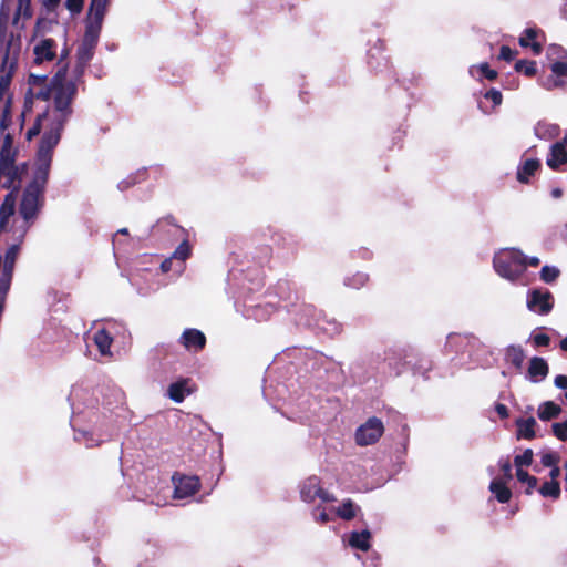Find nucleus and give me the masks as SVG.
Masks as SVG:
<instances>
[{"instance_id": "1", "label": "nucleus", "mask_w": 567, "mask_h": 567, "mask_svg": "<svg viewBox=\"0 0 567 567\" xmlns=\"http://www.w3.org/2000/svg\"><path fill=\"white\" fill-rule=\"evenodd\" d=\"M78 94L74 81H66V66L61 68L54 74L52 85L35 93V97L42 101L53 99L54 118L43 133L38 153V166L35 174L45 173L49 177L53 151L61 140L62 131L73 113L72 102Z\"/></svg>"}, {"instance_id": "2", "label": "nucleus", "mask_w": 567, "mask_h": 567, "mask_svg": "<svg viewBox=\"0 0 567 567\" xmlns=\"http://www.w3.org/2000/svg\"><path fill=\"white\" fill-rule=\"evenodd\" d=\"M48 178L45 173H34L33 179L25 187L19 207V213L25 221H32L43 206Z\"/></svg>"}, {"instance_id": "3", "label": "nucleus", "mask_w": 567, "mask_h": 567, "mask_svg": "<svg viewBox=\"0 0 567 567\" xmlns=\"http://www.w3.org/2000/svg\"><path fill=\"white\" fill-rule=\"evenodd\" d=\"M495 271L509 281H516L524 274V254L519 249H508L493 259Z\"/></svg>"}, {"instance_id": "4", "label": "nucleus", "mask_w": 567, "mask_h": 567, "mask_svg": "<svg viewBox=\"0 0 567 567\" xmlns=\"http://www.w3.org/2000/svg\"><path fill=\"white\" fill-rule=\"evenodd\" d=\"M384 51L385 42L378 39L373 47L368 51V66L375 75L385 74L389 79L396 80L393 66L390 59L384 54Z\"/></svg>"}, {"instance_id": "5", "label": "nucleus", "mask_w": 567, "mask_h": 567, "mask_svg": "<svg viewBox=\"0 0 567 567\" xmlns=\"http://www.w3.org/2000/svg\"><path fill=\"white\" fill-rule=\"evenodd\" d=\"M384 433L383 422L372 416L361 424L354 433V440L359 446H368L377 443Z\"/></svg>"}, {"instance_id": "6", "label": "nucleus", "mask_w": 567, "mask_h": 567, "mask_svg": "<svg viewBox=\"0 0 567 567\" xmlns=\"http://www.w3.org/2000/svg\"><path fill=\"white\" fill-rule=\"evenodd\" d=\"M20 173L18 167L14 165V159L9 155H4L1 152L0 155V184L2 188L12 189L18 192L20 188Z\"/></svg>"}, {"instance_id": "7", "label": "nucleus", "mask_w": 567, "mask_h": 567, "mask_svg": "<svg viewBox=\"0 0 567 567\" xmlns=\"http://www.w3.org/2000/svg\"><path fill=\"white\" fill-rule=\"evenodd\" d=\"M526 305L530 311L546 316L554 308V296L547 289H532L527 293Z\"/></svg>"}, {"instance_id": "8", "label": "nucleus", "mask_w": 567, "mask_h": 567, "mask_svg": "<svg viewBox=\"0 0 567 567\" xmlns=\"http://www.w3.org/2000/svg\"><path fill=\"white\" fill-rule=\"evenodd\" d=\"M174 482V497L183 499L196 494L200 488V481L198 476L187 475H173Z\"/></svg>"}, {"instance_id": "9", "label": "nucleus", "mask_w": 567, "mask_h": 567, "mask_svg": "<svg viewBox=\"0 0 567 567\" xmlns=\"http://www.w3.org/2000/svg\"><path fill=\"white\" fill-rule=\"evenodd\" d=\"M206 336L198 329H185L179 338L181 344L188 351L199 352L206 346Z\"/></svg>"}, {"instance_id": "10", "label": "nucleus", "mask_w": 567, "mask_h": 567, "mask_svg": "<svg viewBox=\"0 0 567 567\" xmlns=\"http://www.w3.org/2000/svg\"><path fill=\"white\" fill-rule=\"evenodd\" d=\"M34 63L41 64L44 61H52L56 56V43L51 38L42 39L33 48Z\"/></svg>"}, {"instance_id": "11", "label": "nucleus", "mask_w": 567, "mask_h": 567, "mask_svg": "<svg viewBox=\"0 0 567 567\" xmlns=\"http://www.w3.org/2000/svg\"><path fill=\"white\" fill-rule=\"evenodd\" d=\"M551 75L548 76L542 85L546 90H554L565 85L563 78L567 76V61H555L550 65Z\"/></svg>"}, {"instance_id": "12", "label": "nucleus", "mask_w": 567, "mask_h": 567, "mask_svg": "<svg viewBox=\"0 0 567 567\" xmlns=\"http://www.w3.org/2000/svg\"><path fill=\"white\" fill-rule=\"evenodd\" d=\"M567 163V146L561 142L554 143L547 155L546 164L553 171H557Z\"/></svg>"}, {"instance_id": "13", "label": "nucleus", "mask_w": 567, "mask_h": 567, "mask_svg": "<svg viewBox=\"0 0 567 567\" xmlns=\"http://www.w3.org/2000/svg\"><path fill=\"white\" fill-rule=\"evenodd\" d=\"M544 33L537 28H527L519 37L518 43L522 48H530L535 55H539L543 52V43L537 41V38Z\"/></svg>"}, {"instance_id": "14", "label": "nucleus", "mask_w": 567, "mask_h": 567, "mask_svg": "<svg viewBox=\"0 0 567 567\" xmlns=\"http://www.w3.org/2000/svg\"><path fill=\"white\" fill-rule=\"evenodd\" d=\"M549 373L547 361L540 357H533L529 360L527 375L532 382H539L544 380Z\"/></svg>"}, {"instance_id": "15", "label": "nucleus", "mask_w": 567, "mask_h": 567, "mask_svg": "<svg viewBox=\"0 0 567 567\" xmlns=\"http://www.w3.org/2000/svg\"><path fill=\"white\" fill-rule=\"evenodd\" d=\"M540 168V162L537 158H528L517 167V181L522 184H529L530 177Z\"/></svg>"}, {"instance_id": "16", "label": "nucleus", "mask_w": 567, "mask_h": 567, "mask_svg": "<svg viewBox=\"0 0 567 567\" xmlns=\"http://www.w3.org/2000/svg\"><path fill=\"white\" fill-rule=\"evenodd\" d=\"M516 437L517 440L525 439V440H533L536 437L535 433V426H536V420L530 416L528 419H517L516 422Z\"/></svg>"}, {"instance_id": "17", "label": "nucleus", "mask_w": 567, "mask_h": 567, "mask_svg": "<svg viewBox=\"0 0 567 567\" xmlns=\"http://www.w3.org/2000/svg\"><path fill=\"white\" fill-rule=\"evenodd\" d=\"M491 493L495 496L497 502L505 504L512 498V491L506 485V482L501 478H494L488 486Z\"/></svg>"}, {"instance_id": "18", "label": "nucleus", "mask_w": 567, "mask_h": 567, "mask_svg": "<svg viewBox=\"0 0 567 567\" xmlns=\"http://www.w3.org/2000/svg\"><path fill=\"white\" fill-rule=\"evenodd\" d=\"M320 480L317 476L309 477L301 486L300 497L306 503H312L318 497Z\"/></svg>"}, {"instance_id": "19", "label": "nucleus", "mask_w": 567, "mask_h": 567, "mask_svg": "<svg viewBox=\"0 0 567 567\" xmlns=\"http://www.w3.org/2000/svg\"><path fill=\"white\" fill-rule=\"evenodd\" d=\"M561 412L563 409L559 404L554 401H545L538 406L537 416L539 420L547 422L557 419Z\"/></svg>"}, {"instance_id": "20", "label": "nucleus", "mask_w": 567, "mask_h": 567, "mask_svg": "<svg viewBox=\"0 0 567 567\" xmlns=\"http://www.w3.org/2000/svg\"><path fill=\"white\" fill-rule=\"evenodd\" d=\"M334 512L339 518L349 522L357 517L358 513L361 512V507L352 499L347 498L342 501Z\"/></svg>"}, {"instance_id": "21", "label": "nucleus", "mask_w": 567, "mask_h": 567, "mask_svg": "<svg viewBox=\"0 0 567 567\" xmlns=\"http://www.w3.org/2000/svg\"><path fill=\"white\" fill-rule=\"evenodd\" d=\"M371 533L368 529L362 532H352L349 537V545L361 551H368L371 548Z\"/></svg>"}, {"instance_id": "22", "label": "nucleus", "mask_w": 567, "mask_h": 567, "mask_svg": "<svg viewBox=\"0 0 567 567\" xmlns=\"http://www.w3.org/2000/svg\"><path fill=\"white\" fill-rule=\"evenodd\" d=\"M93 341L101 354L106 355L111 353L110 348L113 343V337L105 328L95 331Z\"/></svg>"}, {"instance_id": "23", "label": "nucleus", "mask_w": 567, "mask_h": 567, "mask_svg": "<svg viewBox=\"0 0 567 567\" xmlns=\"http://www.w3.org/2000/svg\"><path fill=\"white\" fill-rule=\"evenodd\" d=\"M188 380L183 379L172 383L168 388L169 399L176 403H181L184 401L187 394L190 393V390L187 388Z\"/></svg>"}, {"instance_id": "24", "label": "nucleus", "mask_w": 567, "mask_h": 567, "mask_svg": "<svg viewBox=\"0 0 567 567\" xmlns=\"http://www.w3.org/2000/svg\"><path fill=\"white\" fill-rule=\"evenodd\" d=\"M192 248L188 240H183L175 251L173 252V258L176 259V272H182L184 269V262L186 259L190 257Z\"/></svg>"}, {"instance_id": "25", "label": "nucleus", "mask_w": 567, "mask_h": 567, "mask_svg": "<svg viewBox=\"0 0 567 567\" xmlns=\"http://www.w3.org/2000/svg\"><path fill=\"white\" fill-rule=\"evenodd\" d=\"M506 360L516 369H522L525 360L524 349L520 346H509L506 349Z\"/></svg>"}, {"instance_id": "26", "label": "nucleus", "mask_w": 567, "mask_h": 567, "mask_svg": "<svg viewBox=\"0 0 567 567\" xmlns=\"http://www.w3.org/2000/svg\"><path fill=\"white\" fill-rule=\"evenodd\" d=\"M101 29H102V21L93 19V21H91L86 24L85 32H84L82 40L97 45Z\"/></svg>"}, {"instance_id": "27", "label": "nucleus", "mask_w": 567, "mask_h": 567, "mask_svg": "<svg viewBox=\"0 0 567 567\" xmlns=\"http://www.w3.org/2000/svg\"><path fill=\"white\" fill-rule=\"evenodd\" d=\"M16 199L11 193L7 194L4 200L0 207V226H3L8 218L14 213Z\"/></svg>"}, {"instance_id": "28", "label": "nucleus", "mask_w": 567, "mask_h": 567, "mask_svg": "<svg viewBox=\"0 0 567 567\" xmlns=\"http://www.w3.org/2000/svg\"><path fill=\"white\" fill-rule=\"evenodd\" d=\"M18 254H19L18 245H12L7 249L4 258H3V266H2L1 272L13 275V269H14Z\"/></svg>"}, {"instance_id": "29", "label": "nucleus", "mask_w": 567, "mask_h": 567, "mask_svg": "<svg viewBox=\"0 0 567 567\" xmlns=\"http://www.w3.org/2000/svg\"><path fill=\"white\" fill-rule=\"evenodd\" d=\"M538 492L543 497L558 499L561 494L560 484L558 481H547L543 483Z\"/></svg>"}, {"instance_id": "30", "label": "nucleus", "mask_w": 567, "mask_h": 567, "mask_svg": "<svg viewBox=\"0 0 567 567\" xmlns=\"http://www.w3.org/2000/svg\"><path fill=\"white\" fill-rule=\"evenodd\" d=\"M514 69L527 78H534L537 73V63L533 60H517Z\"/></svg>"}, {"instance_id": "31", "label": "nucleus", "mask_w": 567, "mask_h": 567, "mask_svg": "<svg viewBox=\"0 0 567 567\" xmlns=\"http://www.w3.org/2000/svg\"><path fill=\"white\" fill-rule=\"evenodd\" d=\"M96 45L82 40L81 44L76 50V60H81L82 63H90L93 59Z\"/></svg>"}, {"instance_id": "32", "label": "nucleus", "mask_w": 567, "mask_h": 567, "mask_svg": "<svg viewBox=\"0 0 567 567\" xmlns=\"http://www.w3.org/2000/svg\"><path fill=\"white\" fill-rule=\"evenodd\" d=\"M516 477H517L518 482L527 484L525 494L530 495L537 486V483H538L537 477L529 475L528 472L525 470L516 471Z\"/></svg>"}, {"instance_id": "33", "label": "nucleus", "mask_w": 567, "mask_h": 567, "mask_svg": "<svg viewBox=\"0 0 567 567\" xmlns=\"http://www.w3.org/2000/svg\"><path fill=\"white\" fill-rule=\"evenodd\" d=\"M109 0H92L90 11L94 20L103 21Z\"/></svg>"}, {"instance_id": "34", "label": "nucleus", "mask_w": 567, "mask_h": 567, "mask_svg": "<svg viewBox=\"0 0 567 567\" xmlns=\"http://www.w3.org/2000/svg\"><path fill=\"white\" fill-rule=\"evenodd\" d=\"M560 271L556 267L551 266H544L539 272L540 279L546 284H553L557 280L559 277Z\"/></svg>"}, {"instance_id": "35", "label": "nucleus", "mask_w": 567, "mask_h": 567, "mask_svg": "<svg viewBox=\"0 0 567 567\" xmlns=\"http://www.w3.org/2000/svg\"><path fill=\"white\" fill-rule=\"evenodd\" d=\"M533 450L526 449L523 454L516 455L514 457V465L516 467V471L523 470V466H529L533 463Z\"/></svg>"}, {"instance_id": "36", "label": "nucleus", "mask_w": 567, "mask_h": 567, "mask_svg": "<svg viewBox=\"0 0 567 567\" xmlns=\"http://www.w3.org/2000/svg\"><path fill=\"white\" fill-rule=\"evenodd\" d=\"M53 78H54V75L50 79L49 83H47L48 82V76L47 75L30 74L29 75V84L32 85L34 89L39 87L34 92V94H35L37 92L41 91L42 89L51 86Z\"/></svg>"}, {"instance_id": "37", "label": "nucleus", "mask_w": 567, "mask_h": 567, "mask_svg": "<svg viewBox=\"0 0 567 567\" xmlns=\"http://www.w3.org/2000/svg\"><path fill=\"white\" fill-rule=\"evenodd\" d=\"M12 276L10 274L1 272L0 275V305L4 306L7 293L10 289Z\"/></svg>"}, {"instance_id": "38", "label": "nucleus", "mask_w": 567, "mask_h": 567, "mask_svg": "<svg viewBox=\"0 0 567 567\" xmlns=\"http://www.w3.org/2000/svg\"><path fill=\"white\" fill-rule=\"evenodd\" d=\"M48 117V114L47 112L42 113V114H39L35 118V122L33 123V125L28 130L27 134H25V137L28 141H31L33 137H35L37 135L40 134L41 132V128H42V121L43 120H47Z\"/></svg>"}, {"instance_id": "39", "label": "nucleus", "mask_w": 567, "mask_h": 567, "mask_svg": "<svg viewBox=\"0 0 567 567\" xmlns=\"http://www.w3.org/2000/svg\"><path fill=\"white\" fill-rule=\"evenodd\" d=\"M553 434L561 442L567 441V420L564 422L553 423L551 425Z\"/></svg>"}, {"instance_id": "40", "label": "nucleus", "mask_w": 567, "mask_h": 567, "mask_svg": "<svg viewBox=\"0 0 567 567\" xmlns=\"http://www.w3.org/2000/svg\"><path fill=\"white\" fill-rule=\"evenodd\" d=\"M532 341L535 348L548 347L550 344V337L546 333H535L532 336Z\"/></svg>"}, {"instance_id": "41", "label": "nucleus", "mask_w": 567, "mask_h": 567, "mask_svg": "<svg viewBox=\"0 0 567 567\" xmlns=\"http://www.w3.org/2000/svg\"><path fill=\"white\" fill-rule=\"evenodd\" d=\"M540 462L545 467H551L558 464L559 456L554 452L545 453L542 455Z\"/></svg>"}, {"instance_id": "42", "label": "nucleus", "mask_w": 567, "mask_h": 567, "mask_svg": "<svg viewBox=\"0 0 567 567\" xmlns=\"http://www.w3.org/2000/svg\"><path fill=\"white\" fill-rule=\"evenodd\" d=\"M484 97L486 100H489L493 102L494 106H498L502 104V101H503V95L502 93L496 90V89H491L488 90L485 94H484Z\"/></svg>"}, {"instance_id": "43", "label": "nucleus", "mask_w": 567, "mask_h": 567, "mask_svg": "<svg viewBox=\"0 0 567 567\" xmlns=\"http://www.w3.org/2000/svg\"><path fill=\"white\" fill-rule=\"evenodd\" d=\"M547 56L566 58L567 51L559 44H550L547 49Z\"/></svg>"}, {"instance_id": "44", "label": "nucleus", "mask_w": 567, "mask_h": 567, "mask_svg": "<svg viewBox=\"0 0 567 567\" xmlns=\"http://www.w3.org/2000/svg\"><path fill=\"white\" fill-rule=\"evenodd\" d=\"M517 53V51L512 50L508 45H502L499 49L498 58L506 62H511L512 60H514Z\"/></svg>"}, {"instance_id": "45", "label": "nucleus", "mask_w": 567, "mask_h": 567, "mask_svg": "<svg viewBox=\"0 0 567 567\" xmlns=\"http://www.w3.org/2000/svg\"><path fill=\"white\" fill-rule=\"evenodd\" d=\"M501 471L503 472L504 481H511L513 478L512 464L508 458L499 461Z\"/></svg>"}, {"instance_id": "46", "label": "nucleus", "mask_w": 567, "mask_h": 567, "mask_svg": "<svg viewBox=\"0 0 567 567\" xmlns=\"http://www.w3.org/2000/svg\"><path fill=\"white\" fill-rule=\"evenodd\" d=\"M84 4V0H65L66 9L73 13L78 14L82 11Z\"/></svg>"}, {"instance_id": "47", "label": "nucleus", "mask_w": 567, "mask_h": 567, "mask_svg": "<svg viewBox=\"0 0 567 567\" xmlns=\"http://www.w3.org/2000/svg\"><path fill=\"white\" fill-rule=\"evenodd\" d=\"M10 106H11V99L8 97L4 102L3 111H2V117L0 121L1 127L4 130L8 126V123L10 122Z\"/></svg>"}, {"instance_id": "48", "label": "nucleus", "mask_w": 567, "mask_h": 567, "mask_svg": "<svg viewBox=\"0 0 567 567\" xmlns=\"http://www.w3.org/2000/svg\"><path fill=\"white\" fill-rule=\"evenodd\" d=\"M481 74L489 81H494L497 78V71L489 68L488 63L484 62L480 65Z\"/></svg>"}, {"instance_id": "49", "label": "nucleus", "mask_w": 567, "mask_h": 567, "mask_svg": "<svg viewBox=\"0 0 567 567\" xmlns=\"http://www.w3.org/2000/svg\"><path fill=\"white\" fill-rule=\"evenodd\" d=\"M174 264H176V259L173 258V256H171L169 258H166L165 260L162 261L161 264V270L163 272H168L171 270H175L176 271V266H174Z\"/></svg>"}, {"instance_id": "50", "label": "nucleus", "mask_w": 567, "mask_h": 567, "mask_svg": "<svg viewBox=\"0 0 567 567\" xmlns=\"http://www.w3.org/2000/svg\"><path fill=\"white\" fill-rule=\"evenodd\" d=\"M87 65H89V63H82L81 60H76V63H75L74 70H73V74L76 80H80L82 78Z\"/></svg>"}, {"instance_id": "51", "label": "nucleus", "mask_w": 567, "mask_h": 567, "mask_svg": "<svg viewBox=\"0 0 567 567\" xmlns=\"http://www.w3.org/2000/svg\"><path fill=\"white\" fill-rule=\"evenodd\" d=\"M554 384L558 389L566 390L565 392V399L567 400V375L558 374L555 377Z\"/></svg>"}, {"instance_id": "52", "label": "nucleus", "mask_w": 567, "mask_h": 567, "mask_svg": "<svg viewBox=\"0 0 567 567\" xmlns=\"http://www.w3.org/2000/svg\"><path fill=\"white\" fill-rule=\"evenodd\" d=\"M10 85V74L0 78V101L3 99V95L9 90Z\"/></svg>"}, {"instance_id": "53", "label": "nucleus", "mask_w": 567, "mask_h": 567, "mask_svg": "<svg viewBox=\"0 0 567 567\" xmlns=\"http://www.w3.org/2000/svg\"><path fill=\"white\" fill-rule=\"evenodd\" d=\"M318 498H320L324 503H331L336 501V497L328 491L323 489L321 486L320 491L318 492Z\"/></svg>"}, {"instance_id": "54", "label": "nucleus", "mask_w": 567, "mask_h": 567, "mask_svg": "<svg viewBox=\"0 0 567 567\" xmlns=\"http://www.w3.org/2000/svg\"><path fill=\"white\" fill-rule=\"evenodd\" d=\"M495 411L499 415L501 419H507L509 416L508 408L503 403L495 404Z\"/></svg>"}, {"instance_id": "55", "label": "nucleus", "mask_w": 567, "mask_h": 567, "mask_svg": "<svg viewBox=\"0 0 567 567\" xmlns=\"http://www.w3.org/2000/svg\"><path fill=\"white\" fill-rule=\"evenodd\" d=\"M539 264L540 260L538 257H527L524 255V271L526 270L527 266L537 267Z\"/></svg>"}, {"instance_id": "56", "label": "nucleus", "mask_w": 567, "mask_h": 567, "mask_svg": "<svg viewBox=\"0 0 567 567\" xmlns=\"http://www.w3.org/2000/svg\"><path fill=\"white\" fill-rule=\"evenodd\" d=\"M559 475H560V468L558 467V465L556 464V465L551 466L550 472H549L550 481H557Z\"/></svg>"}, {"instance_id": "57", "label": "nucleus", "mask_w": 567, "mask_h": 567, "mask_svg": "<svg viewBox=\"0 0 567 567\" xmlns=\"http://www.w3.org/2000/svg\"><path fill=\"white\" fill-rule=\"evenodd\" d=\"M317 519L322 524L328 523L330 520L329 515L324 509L319 514Z\"/></svg>"}, {"instance_id": "58", "label": "nucleus", "mask_w": 567, "mask_h": 567, "mask_svg": "<svg viewBox=\"0 0 567 567\" xmlns=\"http://www.w3.org/2000/svg\"><path fill=\"white\" fill-rule=\"evenodd\" d=\"M550 195L553 198L558 199L563 196V189L559 187L553 188Z\"/></svg>"}, {"instance_id": "59", "label": "nucleus", "mask_w": 567, "mask_h": 567, "mask_svg": "<svg viewBox=\"0 0 567 567\" xmlns=\"http://www.w3.org/2000/svg\"><path fill=\"white\" fill-rule=\"evenodd\" d=\"M68 54H69V50H68V49H66V50H64V51L62 52V54H61V56H60V60H59V65H60L59 70H60L61 68H64V66H66V68H68V63L62 64V63H63V61L66 59V55H68Z\"/></svg>"}, {"instance_id": "60", "label": "nucleus", "mask_w": 567, "mask_h": 567, "mask_svg": "<svg viewBox=\"0 0 567 567\" xmlns=\"http://www.w3.org/2000/svg\"><path fill=\"white\" fill-rule=\"evenodd\" d=\"M60 0H44V4L48 8H55L59 4Z\"/></svg>"}, {"instance_id": "61", "label": "nucleus", "mask_w": 567, "mask_h": 567, "mask_svg": "<svg viewBox=\"0 0 567 567\" xmlns=\"http://www.w3.org/2000/svg\"><path fill=\"white\" fill-rule=\"evenodd\" d=\"M164 220L168 224V225H173V226H176V219L173 215H167L166 217H164Z\"/></svg>"}, {"instance_id": "62", "label": "nucleus", "mask_w": 567, "mask_h": 567, "mask_svg": "<svg viewBox=\"0 0 567 567\" xmlns=\"http://www.w3.org/2000/svg\"><path fill=\"white\" fill-rule=\"evenodd\" d=\"M9 49H10V43L7 44V48H6V55L3 58V65H6L9 61Z\"/></svg>"}, {"instance_id": "63", "label": "nucleus", "mask_w": 567, "mask_h": 567, "mask_svg": "<svg viewBox=\"0 0 567 567\" xmlns=\"http://www.w3.org/2000/svg\"><path fill=\"white\" fill-rule=\"evenodd\" d=\"M357 277L360 285H363L368 280L367 275H358Z\"/></svg>"}, {"instance_id": "64", "label": "nucleus", "mask_w": 567, "mask_h": 567, "mask_svg": "<svg viewBox=\"0 0 567 567\" xmlns=\"http://www.w3.org/2000/svg\"><path fill=\"white\" fill-rule=\"evenodd\" d=\"M560 348L563 351H567V337L560 341Z\"/></svg>"}]
</instances>
